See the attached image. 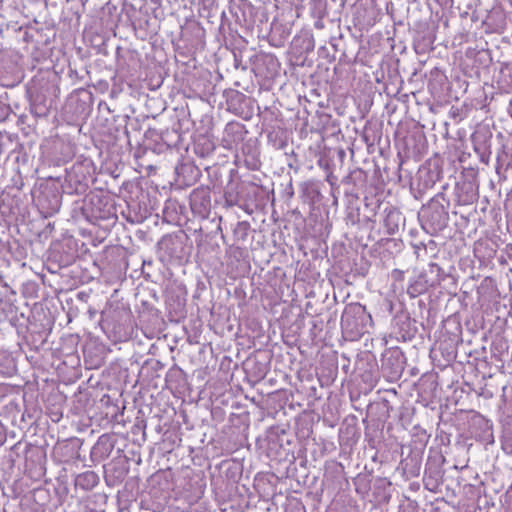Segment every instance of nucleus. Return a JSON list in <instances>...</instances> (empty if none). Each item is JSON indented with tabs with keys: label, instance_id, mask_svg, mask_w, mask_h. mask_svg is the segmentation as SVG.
Returning a JSON list of instances; mask_svg holds the SVG:
<instances>
[{
	"label": "nucleus",
	"instance_id": "nucleus-8",
	"mask_svg": "<svg viewBox=\"0 0 512 512\" xmlns=\"http://www.w3.org/2000/svg\"><path fill=\"white\" fill-rule=\"evenodd\" d=\"M412 287H410L409 289H411ZM408 292L412 295V297H415L416 294H414L413 292H411L410 290H408Z\"/></svg>",
	"mask_w": 512,
	"mask_h": 512
},
{
	"label": "nucleus",
	"instance_id": "nucleus-2",
	"mask_svg": "<svg viewBox=\"0 0 512 512\" xmlns=\"http://www.w3.org/2000/svg\"><path fill=\"white\" fill-rule=\"evenodd\" d=\"M75 483L84 490H91L98 485L99 477L94 471H86L77 475Z\"/></svg>",
	"mask_w": 512,
	"mask_h": 512
},
{
	"label": "nucleus",
	"instance_id": "nucleus-4",
	"mask_svg": "<svg viewBox=\"0 0 512 512\" xmlns=\"http://www.w3.org/2000/svg\"><path fill=\"white\" fill-rule=\"evenodd\" d=\"M436 213V217L433 215H431V221H433V224L435 225V229H442L444 226H445V217H444V213L441 210H438L435 212Z\"/></svg>",
	"mask_w": 512,
	"mask_h": 512
},
{
	"label": "nucleus",
	"instance_id": "nucleus-5",
	"mask_svg": "<svg viewBox=\"0 0 512 512\" xmlns=\"http://www.w3.org/2000/svg\"><path fill=\"white\" fill-rule=\"evenodd\" d=\"M225 200H226V203L229 205V206H234L237 204V198L235 195H233V193L229 192V191H226L225 192Z\"/></svg>",
	"mask_w": 512,
	"mask_h": 512
},
{
	"label": "nucleus",
	"instance_id": "nucleus-7",
	"mask_svg": "<svg viewBox=\"0 0 512 512\" xmlns=\"http://www.w3.org/2000/svg\"><path fill=\"white\" fill-rule=\"evenodd\" d=\"M430 270L431 272H434L436 270L439 273L441 271V268L439 267L438 264L432 263L430 264Z\"/></svg>",
	"mask_w": 512,
	"mask_h": 512
},
{
	"label": "nucleus",
	"instance_id": "nucleus-3",
	"mask_svg": "<svg viewBox=\"0 0 512 512\" xmlns=\"http://www.w3.org/2000/svg\"><path fill=\"white\" fill-rule=\"evenodd\" d=\"M401 220V214L399 211L395 209H391L387 211L386 217L384 220V226L387 230V233L390 235H394L399 229V223Z\"/></svg>",
	"mask_w": 512,
	"mask_h": 512
},
{
	"label": "nucleus",
	"instance_id": "nucleus-1",
	"mask_svg": "<svg viewBox=\"0 0 512 512\" xmlns=\"http://www.w3.org/2000/svg\"><path fill=\"white\" fill-rule=\"evenodd\" d=\"M366 319L371 320V316L366 313L364 306L356 304L345 309L341 318V324L345 328H351L352 330L359 331L362 329Z\"/></svg>",
	"mask_w": 512,
	"mask_h": 512
},
{
	"label": "nucleus",
	"instance_id": "nucleus-6",
	"mask_svg": "<svg viewBox=\"0 0 512 512\" xmlns=\"http://www.w3.org/2000/svg\"><path fill=\"white\" fill-rule=\"evenodd\" d=\"M235 128L240 129L241 128L240 124H238V123H236V124H228L227 127H226V131L234 130Z\"/></svg>",
	"mask_w": 512,
	"mask_h": 512
}]
</instances>
